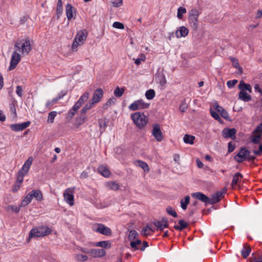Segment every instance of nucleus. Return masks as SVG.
Wrapping results in <instances>:
<instances>
[{
    "mask_svg": "<svg viewBox=\"0 0 262 262\" xmlns=\"http://www.w3.org/2000/svg\"><path fill=\"white\" fill-rule=\"evenodd\" d=\"M57 112L56 111H53L49 113L48 122L50 123H53L55 117L56 116Z\"/></svg>",
    "mask_w": 262,
    "mask_h": 262,
    "instance_id": "46",
    "label": "nucleus"
},
{
    "mask_svg": "<svg viewBox=\"0 0 262 262\" xmlns=\"http://www.w3.org/2000/svg\"><path fill=\"white\" fill-rule=\"evenodd\" d=\"M116 101V99L114 97H112L110 98L106 103H105L102 106V108L104 110H107L108 108L111 106L112 105H114L115 104Z\"/></svg>",
    "mask_w": 262,
    "mask_h": 262,
    "instance_id": "28",
    "label": "nucleus"
},
{
    "mask_svg": "<svg viewBox=\"0 0 262 262\" xmlns=\"http://www.w3.org/2000/svg\"><path fill=\"white\" fill-rule=\"evenodd\" d=\"M151 134L156 140L158 142L162 141L164 139V136L161 129V126L158 123H155L152 124Z\"/></svg>",
    "mask_w": 262,
    "mask_h": 262,
    "instance_id": "7",
    "label": "nucleus"
},
{
    "mask_svg": "<svg viewBox=\"0 0 262 262\" xmlns=\"http://www.w3.org/2000/svg\"><path fill=\"white\" fill-rule=\"evenodd\" d=\"M253 133H260L261 134L262 133V122L258 125L255 129H254Z\"/></svg>",
    "mask_w": 262,
    "mask_h": 262,
    "instance_id": "60",
    "label": "nucleus"
},
{
    "mask_svg": "<svg viewBox=\"0 0 262 262\" xmlns=\"http://www.w3.org/2000/svg\"><path fill=\"white\" fill-rule=\"evenodd\" d=\"M20 60V56L19 53L17 52V51H14L12 55L10 64L9 67V70L11 71L14 69L17 64L19 62Z\"/></svg>",
    "mask_w": 262,
    "mask_h": 262,
    "instance_id": "10",
    "label": "nucleus"
},
{
    "mask_svg": "<svg viewBox=\"0 0 262 262\" xmlns=\"http://www.w3.org/2000/svg\"><path fill=\"white\" fill-rule=\"evenodd\" d=\"M113 27L114 28L119 29H124V25L123 23L119 22V21H115L113 24Z\"/></svg>",
    "mask_w": 262,
    "mask_h": 262,
    "instance_id": "50",
    "label": "nucleus"
},
{
    "mask_svg": "<svg viewBox=\"0 0 262 262\" xmlns=\"http://www.w3.org/2000/svg\"><path fill=\"white\" fill-rule=\"evenodd\" d=\"M188 29L184 26L180 27L179 30H177L176 32V35L178 38L181 37H185L188 34Z\"/></svg>",
    "mask_w": 262,
    "mask_h": 262,
    "instance_id": "22",
    "label": "nucleus"
},
{
    "mask_svg": "<svg viewBox=\"0 0 262 262\" xmlns=\"http://www.w3.org/2000/svg\"><path fill=\"white\" fill-rule=\"evenodd\" d=\"M75 187L66 189L63 193L64 199L70 205L72 206L74 204V191Z\"/></svg>",
    "mask_w": 262,
    "mask_h": 262,
    "instance_id": "8",
    "label": "nucleus"
},
{
    "mask_svg": "<svg viewBox=\"0 0 262 262\" xmlns=\"http://www.w3.org/2000/svg\"><path fill=\"white\" fill-rule=\"evenodd\" d=\"M187 108V105L185 102H182L179 107V109L181 112H184Z\"/></svg>",
    "mask_w": 262,
    "mask_h": 262,
    "instance_id": "61",
    "label": "nucleus"
},
{
    "mask_svg": "<svg viewBox=\"0 0 262 262\" xmlns=\"http://www.w3.org/2000/svg\"><path fill=\"white\" fill-rule=\"evenodd\" d=\"M130 118L136 126L140 129H142L146 125L148 118L143 113L136 112L132 114Z\"/></svg>",
    "mask_w": 262,
    "mask_h": 262,
    "instance_id": "1",
    "label": "nucleus"
},
{
    "mask_svg": "<svg viewBox=\"0 0 262 262\" xmlns=\"http://www.w3.org/2000/svg\"><path fill=\"white\" fill-rule=\"evenodd\" d=\"M107 187H108L110 189L113 190H117L119 188L118 184L116 182H108L107 184Z\"/></svg>",
    "mask_w": 262,
    "mask_h": 262,
    "instance_id": "43",
    "label": "nucleus"
},
{
    "mask_svg": "<svg viewBox=\"0 0 262 262\" xmlns=\"http://www.w3.org/2000/svg\"><path fill=\"white\" fill-rule=\"evenodd\" d=\"M33 158L32 157H29L25 162L22 168L20 169V170L25 172L28 173L29 171V170L30 169V167L32 163L33 162Z\"/></svg>",
    "mask_w": 262,
    "mask_h": 262,
    "instance_id": "21",
    "label": "nucleus"
},
{
    "mask_svg": "<svg viewBox=\"0 0 262 262\" xmlns=\"http://www.w3.org/2000/svg\"><path fill=\"white\" fill-rule=\"evenodd\" d=\"M251 251V247L247 244H246L244 246V248L241 251V254L244 258H247L249 255Z\"/></svg>",
    "mask_w": 262,
    "mask_h": 262,
    "instance_id": "23",
    "label": "nucleus"
},
{
    "mask_svg": "<svg viewBox=\"0 0 262 262\" xmlns=\"http://www.w3.org/2000/svg\"><path fill=\"white\" fill-rule=\"evenodd\" d=\"M261 139V134L260 133L255 135L251 138V142L255 144H257L260 143Z\"/></svg>",
    "mask_w": 262,
    "mask_h": 262,
    "instance_id": "41",
    "label": "nucleus"
},
{
    "mask_svg": "<svg viewBox=\"0 0 262 262\" xmlns=\"http://www.w3.org/2000/svg\"><path fill=\"white\" fill-rule=\"evenodd\" d=\"M30 121H28L21 123L12 124L10 125L11 129L14 132H19L24 130L30 126Z\"/></svg>",
    "mask_w": 262,
    "mask_h": 262,
    "instance_id": "11",
    "label": "nucleus"
},
{
    "mask_svg": "<svg viewBox=\"0 0 262 262\" xmlns=\"http://www.w3.org/2000/svg\"><path fill=\"white\" fill-rule=\"evenodd\" d=\"M227 192V189L224 188L220 191H217L215 193L212 194L211 198H209V204L213 205L219 202L221 199L224 198V194Z\"/></svg>",
    "mask_w": 262,
    "mask_h": 262,
    "instance_id": "9",
    "label": "nucleus"
},
{
    "mask_svg": "<svg viewBox=\"0 0 262 262\" xmlns=\"http://www.w3.org/2000/svg\"><path fill=\"white\" fill-rule=\"evenodd\" d=\"M94 102H91V101H90L88 103H87L83 107L86 110V111H88L90 109H91L92 106H93L94 105Z\"/></svg>",
    "mask_w": 262,
    "mask_h": 262,
    "instance_id": "59",
    "label": "nucleus"
},
{
    "mask_svg": "<svg viewBox=\"0 0 262 262\" xmlns=\"http://www.w3.org/2000/svg\"><path fill=\"white\" fill-rule=\"evenodd\" d=\"M89 93L88 92H84L83 95L80 97L79 100L77 101L78 103L82 106V104L86 102L89 97Z\"/></svg>",
    "mask_w": 262,
    "mask_h": 262,
    "instance_id": "33",
    "label": "nucleus"
},
{
    "mask_svg": "<svg viewBox=\"0 0 262 262\" xmlns=\"http://www.w3.org/2000/svg\"><path fill=\"white\" fill-rule=\"evenodd\" d=\"M141 56L143 57V58H137L135 60V63L137 65H140L141 63V61H144L145 59V56L143 54H141Z\"/></svg>",
    "mask_w": 262,
    "mask_h": 262,
    "instance_id": "63",
    "label": "nucleus"
},
{
    "mask_svg": "<svg viewBox=\"0 0 262 262\" xmlns=\"http://www.w3.org/2000/svg\"><path fill=\"white\" fill-rule=\"evenodd\" d=\"M32 197L30 193L29 192L26 196L24 198V200L21 202L20 204L21 207H25L28 205L32 201Z\"/></svg>",
    "mask_w": 262,
    "mask_h": 262,
    "instance_id": "31",
    "label": "nucleus"
},
{
    "mask_svg": "<svg viewBox=\"0 0 262 262\" xmlns=\"http://www.w3.org/2000/svg\"><path fill=\"white\" fill-rule=\"evenodd\" d=\"M137 162L139 164L138 166L142 168L144 171L148 172L149 171V166L145 162L141 160H138L137 161Z\"/></svg>",
    "mask_w": 262,
    "mask_h": 262,
    "instance_id": "36",
    "label": "nucleus"
},
{
    "mask_svg": "<svg viewBox=\"0 0 262 262\" xmlns=\"http://www.w3.org/2000/svg\"><path fill=\"white\" fill-rule=\"evenodd\" d=\"M106 253L104 249H91L90 256L94 258H101L105 255Z\"/></svg>",
    "mask_w": 262,
    "mask_h": 262,
    "instance_id": "17",
    "label": "nucleus"
},
{
    "mask_svg": "<svg viewBox=\"0 0 262 262\" xmlns=\"http://www.w3.org/2000/svg\"><path fill=\"white\" fill-rule=\"evenodd\" d=\"M187 11H186V9L184 7H180L178 9V11H177V17L179 19H182L183 18V15L184 14H185L186 13Z\"/></svg>",
    "mask_w": 262,
    "mask_h": 262,
    "instance_id": "40",
    "label": "nucleus"
},
{
    "mask_svg": "<svg viewBox=\"0 0 262 262\" xmlns=\"http://www.w3.org/2000/svg\"><path fill=\"white\" fill-rule=\"evenodd\" d=\"M32 199L34 198L37 201H41L43 200V195L41 191L39 190H32L30 192Z\"/></svg>",
    "mask_w": 262,
    "mask_h": 262,
    "instance_id": "20",
    "label": "nucleus"
},
{
    "mask_svg": "<svg viewBox=\"0 0 262 262\" xmlns=\"http://www.w3.org/2000/svg\"><path fill=\"white\" fill-rule=\"evenodd\" d=\"M145 95L148 100H151L155 97L156 93L154 90L149 89L145 92Z\"/></svg>",
    "mask_w": 262,
    "mask_h": 262,
    "instance_id": "37",
    "label": "nucleus"
},
{
    "mask_svg": "<svg viewBox=\"0 0 262 262\" xmlns=\"http://www.w3.org/2000/svg\"><path fill=\"white\" fill-rule=\"evenodd\" d=\"M10 111L11 113H12L14 114V117H16V111L15 104L13 102L10 104Z\"/></svg>",
    "mask_w": 262,
    "mask_h": 262,
    "instance_id": "54",
    "label": "nucleus"
},
{
    "mask_svg": "<svg viewBox=\"0 0 262 262\" xmlns=\"http://www.w3.org/2000/svg\"><path fill=\"white\" fill-rule=\"evenodd\" d=\"M137 103V101H135L128 106L129 109L133 111L140 110Z\"/></svg>",
    "mask_w": 262,
    "mask_h": 262,
    "instance_id": "49",
    "label": "nucleus"
},
{
    "mask_svg": "<svg viewBox=\"0 0 262 262\" xmlns=\"http://www.w3.org/2000/svg\"><path fill=\"white\" fill-rule=\"evenodd\" d=\"M154 225L157 227V230L160 231H163L164 227H163V224L161 223L158 220H155L153 222Z\"/></svg>",
    "mask_w": 262,
    "mask_h": 262,
    "instance_id": "48",
    "label": "nucleus"
},
{
    "mask_svg": "<svg viewBox=\"0 0 262 262\" xmlns=\"http://www.w3.org/2000/svg\"><path fill=\"white\" fill-rule=\"evenodd\" d=\"M237 130L235 128H229L226 127L222 130V136L225 138H230L232 139L235 138V134Z\"/></svg>",
    "mask_w": 262,
    "mask_h": 262,
    "instance_id": "13",
    "label": "nucleus"
},
{
    "mask_svg": "<svg viewBox=\"0 0 262 262\" xmlns=\"http://www.w3.org/2000/svg\"><path fill=\"white\" fill-rule=\"evenodd\" d=\"M213 108L214 110H216L215 112H216L218 113H220L221 111L224 109L223 107L221 106H220L217 102H215L213 105Z\"/></svg>",
    "mask_w": 262,
    "mask_h": 262,
    "instance_id": "53",
    "label": "nucleus"
},
{
    "mask_svg": "<svg viewBox=\"0 0 262 262\" xmlns=\"http://www.w3.org/2000/svg\"><path fill=\"white\" fill-rule=\"evenodd\" d=\"M98 172L101 173L103 177L108 178L110 176V171L109 169L104 166L101 165L98 168Z\"/></svg>",
    "mask_w": 262,
    "mask_h": 262,
    "instance_id": "25",
    "label": "nucleus"
},
{
    "mask_svg": "<svg viewBox=\"0 0 262 262\" xmlns=\"http://www.w3.org/2000/svg\"><path fill=\"white\" fill-rule=\"evenodd\" d=\"M66 15L69 20L75 18L76 10L71 4L68 3L66 6Z\"/></svg>",
    "mask_w": 262,
    "mask_h": 262,
    "instance_id": "15",
    "label": "nucleus"
},
{
    "mask_svg": "<svg viewBox=\"0 0 262 262\" xmlns=\"http://www.w3.org/2000/svg\"><path fill=\"white\" fill-rule=\"evenodd\" d=\"M63 11L62 2L61 0H58L57 9H56V14L57 19H59Z\"/></svg>",
    "mask_w": 262,
    "mask_h": 262,
    "instance_id": "29",
    "label": "nucleus"
},
{
    "mask_svg": "<svg viewBox=\"0 0 262 262\" xmlns=\"http://www.w3.org/2000/svg\"><path fill=\"white\" fill-rule=\"evenodd\" d=\"M201 12L199 11L195 8L191 9L188 13V23L191 28L194 30H197L199 26V16Z\"/></svg>",
    "mask_w": 262,
    "mask_h": 262,
    "instance_id": "2",
    "label": "nucleus"
},
{
    "mask_svg": "<svg viewBox=\"0 0 262 262\" xmlns=\"http://www.w3.org/2000/svg\"><path fill=\"white\" fill-rule=\"evenodd\" d=\"M88 36V32L85 29H83L78 31L75 36L72 45V50L76 49L78 45L83 44Z\"/></svg>",
    "mask_w": 262,
    "mask_h": 262,
    "instance_id": "4",
    "label": "nucleus"
},
{
    "mask_svg": "<svg viewBox=\"0 0 262 262\" xmlns=\"http://www.w3.org/2000/svg\"><path fill=\"white\" fill-rule=\"evenodd\" d=\"M237 82L238 80L236 79L229 80L227 82V85L229 89H231L233 88Z\"/></svg>",
    "mask_w": 262,
    "mask_h": 262,
    "instance_id": "52",
    "label": "nucleus"
},
{
    "mask_svg": "<svg viewBox=\"0 0 262 262\" xmlns=\"http://www.w3.org/2000/svg\"><path fill=\"white\" fill-rule=\"evenodd\" d=\"M136 101L138 103L137 104L139 106L140 110L147 108L149 107L150 105V103L144 102V101L141 99L137 100Z\"/></svg>",
    "mask_w": 262,
    "mask_h": 262,
    "instance_id": "35",
    "label": "nucleus"
},
{
    "mask_svg": "<svg viewBox=\"0 0 262 262\" xmlns=\"http://www.w3.org/2000/svg\"><path fill=\"white\" fill-rule=\"evenodd\" d=\"M228 151L229 153H230L234 150L235 146L232 144V142H229L228 144Z\"/></svg>",
    "mask_w": 262,
    "mask_h": 262,
    "instance_id": "58",
    "label": "nucleus"
},
{
    "mask_svg": "<svg viewBox=\"0 0 262 262\" xmlns=\"http://www.w3.org/2000/svg\"><path fill=\"white\" fill-rule=\"evenodd\" d=\"M139 236L138 233L135 230H132L129 231L128 234L129 240H134L137 238Z\"/></svg>",
    "mask_w": 262,
    "mask_h": 262,
    "instance_id": "45",
    "label": "nucleus"
},
{
    "mask_svg": "<svg viewBox=\"0 0 262 262\" xmlns=\"http://www.w3.org/2000/svg\"><path fill=\"white\" fill-rule=\"evenodd\" d=\"M14 48H17V50L23 54L26 53V54H28L32 50L30 41L28 38H26L21 45L19 42L16 41L15 43Z\"/></svg>",
    "mask_w": 262,
    "mask_h": 262,
    "instance_id": "5",
    "label": "nucleus"
},
{
    "mask_svg": "<svg viewBox=\"0 0 262 262\" xmlns=\"http://www.w3.org/2000/svg\"><path fill=\"white\" fill-rule=\"evenodd\" d=\"M191 196L194 199H198L205 204V205L209 204V198L201 192L191 193Z\"/></svg>",
    "mask_w": 262,
    "mask_h": 262,
    "instance_id": "12",
    "label": "nucleus"
},
{
    "mask_svg": "<svg viewBox=\"0 0 262 262\" xmlns=\"http://www.w3.org/2000/svg\"><path fill=\"white\" fill-rule=\"evenodd\" d=\"M26 174V173L19 170L17 173L16 183L21 184V183L23 182L24 177Z\"/></svg>",
    "mask_w": 262,
    "mask_h": 262,
    "instance_id": "38",
    "label": "nucleus"
},
{
    "mask_svg": "<svg viewBox=\"0 0 262 262\" xmlns=\"http://www.w3.org/2000/svg\"><path fill=\"white\" fill-rule=\"evenodd\" d=\"M238 89L241 91H248L250 93H252V88L250 84L245 83L243 80H241L238 85Z\"/></svg>",
    "mask_w": 262,
    "mask_h": 262,
    "instance_id": "19",
    "label": "nucleus"
},
{
    "mask_svg": "<svg viewBox=\"0 0 262 262\" xmlns=\"http://www.w3.org/2000/svg\"><path fill=\"white\" fill-rule=\"evenodd\" d=\"M75 258L78 261H85L88 260V257L85 255L77 254L75 255Z\"/></svg>",
    "mask_w": 262,
    "mask_h": 262,
    "instance_id": "44",
    "label": "nucleus"
},
{
    "mask_svg": "<svg viewBox=\"0 0 262 262\" xmlns=\"http://www.w3.org/2000/svg\"><path fill=\"white\" fill-rule=\"evenodd\" d=\"M142 242L140 239H137L134 241H131L130 242V246L134 251L139 250V245H140Z\"/></svg>",
    "mask_w": 262,
    "mask_h": 262,
    "instance_id": "34",
    "label": "nucleus"
},
{
    "mask_svg": "<svg viewBox=\"0 0 262 262\" xmlns=\"http://www.w3.org/2000/svg\"><path fill=\"white\" fill-rule=\"evenodd\" d=\"M93 246L99 247L104 249H109L111 248V243L109 241H103L96 243H93Z\"/></svg>",
    "mask_w": 262,
    "mask_h": 262,
    "instance_id": "18",
    "label": "nucleus"
},
{
    "mask_svg": "<svg viewBox=\"0 0 262 262\" xmlns=\"http://www.w3.org/2000/svg\"><path fill=\"white\" fill-rule=\"evenodd\" d=\"M103 95V90L101 88L97 89L95 91L93 95V97L90 101L94 102V104L99 102Z\"/></svg>",
    "mask_w": 262,
    "mask_h": 262,
    "instance_id": "16",
    "label": "nucleus"
},
{
    "mask_svg": "<svg viewBox=\"0 0 262 262\" xmlns=\"http://www.w3.org/2000/svg\"><path fill=\"white\" fill-rule=\"evenodd\" d=\"M166 211L169 215H170L174 217H178L177 213L176 212L175 210L171 206L167 207L166 208Z\"/></svg>",
    "mask_w": 262,
    "mask_h": 262,
    "instance_id": "42",
    "label": "nucleus"
},
{
    "mask_svg": "<svg viewBox=\"0 0 262 262\" xmlns=\"http://www.w3.org/2000/svg\"><path fill=\"white\" fill-rule=\"evenodd\" d=\"M243 178V176L240 172H236L233 176L232 181V185L233 186H235L237 185L239 181V178L242 179Z\"/></svg>",
    "mask_w": 262,
    "mask_h": 262,
    "instance_id": "32",
    "label": "nucleus"
},
{
    "mask_svg": "<svg viewBox=\"0 0 262 262\" xmlns=\"http://www.w3.org/2000/svg\"><path fill=\"white\" fill-rule=\"evenodd\" d=\"M253 153L257 156H260L262 154V143H260L258 146V150H254Z\"/></svg>",
    "mask_w": 262,
    "mask_h": 262,
    "instance_id": "56",
    "label": "nucleus"
},
{
    "mask_svg": "<svg viewBox=\"0 0 262 262\" xmlns=\"http://www.w3.org/2000/svg\"><path fill=\"white\" fill-rule=\"evenodd\" d=\"M195 137L192 135L186 134L184 135L183 138L184 142L187 144H193L194 143V140Z\"/></svg>",
    "mask_w": 262,
    "mask_h": 262,
    "instance_id": "30",
    "label": "nucleus"
},
{
    "mask_svg": "<svg viewBox=\"0 0 262 262\" xmlns=\"http://www.w3.org/2000/svg\"><path fill=\"white\" fill-rule=\"evenodd\" d=\"M250 151L245 147H242L239 151L234 156L236 162L241 163L245 161Z\"/></svg>",
    "mask_w": 262,
    "mask_h": 262,
    "instance_id": "6",
    "label": "nucleus"
},
{
    "mask_svg": "<svg viewBox=\"0 0 262 262\" xmlns=\"http://www.w3.org/2000/svg\"><path fill=\"white\" fill-rule=\"evenodd\" d=\"M124 92V88H120L119 86H117L114 90V94L116 97H121Z\"/></svg>",
    "mask_w": 262,
    "mask_h": 262,
    "instance_id": "39",
    "label": "nucleus"
},
{
    "mask_svg": "<svg viewBox=\"0 0 262 262\" xmlns=\"http://www.w3.org/2000/svg\"><path fill=\"white\" fill-rule=\"evenodd\" d=\"M16 93L19 97H22L23 96V89L21 86L18 85L16 86Z\"/></svg>",
    "mask_w": 262,
    "mask_h": 262,
    "instance_id": "57",
    "label": "nucleus"
},
{
    "mask_svg": "<svg viewBox=\"0 0 262 262\" xmlns=\"http://www.w3.org/2000/svg\"><path fill=\"white\" fill-rule=\"evenodd\" d=\"M94 230L97 232L106 236H110L112 234L111 229L102 224H98L97 228Z\"/></svg>",
    "mask_w": 262,
    "mask_h": 262,
    "instance_id": "14",
    "label": "nucleus"
},
{
    "mask_svg": "<svg viewBox=\"0 0 262 262\" xmlns=\"http://www.w3.org/2000/svg\"><path fill=\"white\" fill-rule=\"evenodd\" d=\"M51 232V229L47 226L33 228L29 233V238L42 237L49 235Z\"/></svg>",
    "mask_w": 262,
    "mask_h": 262,
    "instance_id": "3",
    "label": "nucleus"
},
{
    "mask_svg": "<svg viewBox=\"0 0 262 262\" xmlns=\"http://www.w3.org/2000/svg\"><path fill=\"white\" fill-rule=\"evenodd\" d=\"M220 114L222 117L224 118L225 120L230 121H231L228 112L225 109H223L220 113Z\"/></svg>",
    "mask_w": 262,
    "mask_h": 262,
    "instance_id": "47",
    "label": "nucleus"
},
{
    "mask_svg": "<svg viewBox=\"0 0 262 262\" xmlns=\"http://www.w3.org/2000/svg\"><path fill=\"white\" fill-rule=\"evenodd\" d=\"M232 62V65L233 66V67L235 68H238L239 67H240L239 64V63H238V60L236 59L235 58H232L231 59Z\"/></svg>",
    "mask_w": 262,
    "mask_h": 262,
    "instance_id": "62",
    "label": "nucleus"
},
{
    "mask_svg": "<svg viewBox=\"0 0 262 262\" xmlns=\"http://www.w3.org/2000/svg\"><path fill=\"white\" fill-rule=\"evenodd\" d=\"M190 196L189 195H187L184 199L181 200V206L183 210H186L187 209V206L190 203Z\"/></svg>",
    "mask_w": 262,
    "mask_h": 262,
    "instance_id": "27",
    "label": "nucleus"
},
{
    "mask_svg": "<svg viewBox=\"0 0 262 262\" xmlns=\"http://www.w3.org/2000/svg\"><path fill=\"white\" fill-rule=\"evenodd\" d=\"M76 112H75V111H73L72 109H71L67 114V118L69 120L71 119L76 114Z\"/></svg>",
    "mask_w": 262,
    "mask_h": 262,
    "instance_id": "55",
    "label": "nucleus"
},
{
    "mask_svg": "<svg viewBox=\"0 0 262 262\" xmlns=\"http://www.w3.org/2000/svg\"><path fill=\"white\" fill-rule=\"evenodd\" d=\"M111 3L113 7H119L123 4L122 0H111Z\"/></svg>",
    "mask_w": 262,
    "mask_h": 262,
    "instance_id": "51",
    "label": "nucleus"
},
{
    "mask_svg": "<svg viewBox=\"0 0 262 262\" xmlns=\"http://www.w3.org/2000/svg\"><path fill=\"white\" fill-rule=\"evenodd\" d=\"M20 186H21V184L15 182L13 186L12 191L13 192H17L18 191V190L19 189V188L20 187Z\"/></svg>",
    "mask_w": 262,
    "mask_h": 262,
    "instance_id": "64",
    "label": "nucleus"
},
{
    "mask_svg": "<svg viewBox=\"0 0 262 262\" xmlns=\"http://www.w3.org/2000/svg\"><path fill=\"white\" fill-rule=\"evenodd\" d=\"M239 99L245 102H248L251 100L252 98L246 92L240 91L239 93Z\"/></svg>",
    "mask_w": 262,
    "mask_h": 262,
    "instance_id": "26",
    "label": "nucleus"
},
{
    "mask_svg": "<svg viewBox=\"0 0 262 262\" xmlns=\"http://www.w3.org/2000/svg\"><path fill=\"white\" fill-rule=\"evenodd\" d=\"M178 223L179 225H174L173 227V228L178 231H182L183 229L187 228L188 226V224L184 220H179Z\"/></svg>",
    "mask_w": 262,
    "mask_h": 262,
    "instance_id": "24",
    "label": "nucleus"
}]
</instances>
